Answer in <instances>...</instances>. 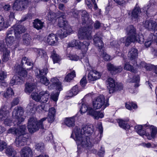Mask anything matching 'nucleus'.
<instances>
[{
    "instance_id": "19",
    "label": "nucleus",
    "mask_w": 157,
    "mask_h": 157,
    "mask_svg": "<svg viewBox=\"0 0 157 157\" xmlns=\"http://www.w3.org/2000/svg\"><path fill=\"white\" fill-rule=\"evenodd\" d=\"M143 26L149 30H153L156 29L157 23L155 21L150 20L146 21L143 23Z\"/></svg>"
},
{
    "instance_id": "36",
    "label": "nucleus",
    "mask_w": 157,
    "mask_h": 157,
    "mask_svg": "<svg viewBox=\"0 0 157 157\" xmlns=\"http://www.w3.org/2000/svg\"><path fill=\"white\" fill-rule=\"evenodd\" d=\"M25 65H27L28 66H30L31 68H32L33 66V64L31 62V60L28 58L24 57L21 60V65L22 67H25Z\"/></svg>"
},
{
    "instance_id": "15",
    "label": "nucleus",
    "mask_w": 157,
    "mask_h": 157,
    "mask_svg": "<svg viewBox=\"0 0 157 157\" xmlns=\"http://www.w3.org/2000/svg\"><path fill=\"white\" fill-rule=\"evenodd\" d=\"M48 88L49 90L55 89L56 90L60 91L63 90V86L61 82L57 78L53 77L51 79L50 85Z\"/></svg>"
},
{
    "instance_id": "35",
    "label": "nucleus",
    "mask_w": 157,
    "mask_h": 157,
    "mask_svg": "<svg viewBox=\"0 0 157 157\" xmlns=\"http://www.w3.org/2000/svg\"><path fill=\"white\" fill-rule=\"evenodd\" d=\"M36 87V86L32 83H27L25 85V92L28 94L31 93Z\"/></svg>"
},
{
    "instance_id": "26",
    "label": "nucleus",
    "mask_w": 157,
    "mask_h": 157,
    "mask_svg": "<svg viewBox=\"0 0 157 157\" xmlns=\"http://www.w3.org/2000/svg\"><path fill=\"white\" fill-rule=\"evenodd\" d=\"M23 82V79L17 75H14L11 79L10 85L11 86L20 85Z\"/></svg>"
},
{
    "instance_id": "9",
    "label": "nucleus",
    "mask_w": 157,
    "mask_h": 157,
    "mask_svg": "<svg viewBox=\"0 0 157 157\" xmlns=\"http://www.w3.org/2000/svg\"><path fill=\"white\" fill-rule=\"evenodd\" d=\"M10 115V112L7 109V107L6 105L2 106L0 109V121H3L4 124L8 126H12L13 124L14 126L17 125L16 123L15 124H14L15 121L13 123L8 118Z\"/></svg>"
},
{
    "instance_id": "49",
    "label": "nucleus",
    "mask_w": 157,
    "mask_h": 157,
    "mask_svg": "<svg viewBox=\"0 0 157 157\" xmlns=\"http://www.w3.org/2000/svg\"><path fill=\"white\" fill-rule=\"evenodd\" d=\"M36 110L40 113L44 111H47L48 108L47 107V105H42L38 106L36 108Z\"/></svg>"
},
{
    "instance_id": "64",
    "label": "nucleus",
    "mask_w": 157,
    "mask_h": 157,
    "mask_svg": "<svg viewBox=\"0 0 157 157\" xmlns=\"http://www.w3.org/2000/svg\"><path fill=\"white\" fill-rule=\"evenodd\" d=\"M105 153L104 148L102 147H101V148L98 152V155L100 156H104Z\"/></svg>"
},
{
    "instance_id": "46",
    "label": "nucleus",
    "mask_w": 157,
    "mask_h": 157,
    "mask_svg": "<svg viewBox=\"0 0 157 157\" xmlns=\"http://www.w3.org/2000/svg\"><path fill=\"white\" fill-rule=\"evenodd\" d=\"M140 81V78L139 75H137L134 76L133 78V79L128 81L129 82H135L136 83L135 85L136 87H138L139 86V83Z\"/></svg>"
},
{
    "instance_id": "48",
    "label": "nucleus",
    "mask_w": 157,
    "mask_h": 157,
    "mask_svg": "<svg viewBox=\"0 0 157 157\" xmlns=\"http://www.w3.org/2000/svg\"><path fill=\"white\" fill-rule=\"evenodd\" d=\"M79 44V41L77 40H74L70 42L68 44L67 47H75L76 48L78 49V46Z\"/></svg>"
},
{
    "instance_id": "45",
    "label": "nucleus",
    "mask_w": 157,
    "mask_h": 157,
    "mask_svg": "<svg viewBox=\"0 0 157 157\" xmlns=\"http://www.w3.org/2000/svg\"><path fill=\"white\" fill-rule=\"evenodd\" d=\"M14 94L13 90L11 88H8L6 93L3 94V96L6 98H9Z\"/></svg>"
},
{
    "instance_id": "14",
    "label": "nucleus",
    "mask_w": 157,
    "mask_h": 157,
    "mask_svg": "<svg viewBox=\"0 0 157 157\" xmlns=\"http://www.w3.org/2000/svg\"><path fill=\"white\" fill-rule=\"evenodd\" d=\"M30 2V0H16L13 8L16 10H23L27 8Z\"/></svg>"
},
{
    "instance_id": "12",
    "label": "nucleus",
    "mask_w": 157,
    "mask_h": 157,
    "mask_svg": "<svg viewBox=\"0 0 157 157\" xmlns=\"http://www.w3.org/2000/svg\"><path fill=\"white\" fill-rule=\"evenodd\" d=\"M35 72L36 77L38 78H40L41 83L46 86L49 84L50 82L49 80L44 76L48 72V69L47 67L41 70L37 69L35 70Z\"/></svg>"
},
{
    "instance_id": "54",
    "label": "nucleus",
    "mask_w": 157,
    "mask_h": 157,
    "mask_svg": "<svg viewBox=\"0 0 157 157\" xmlns=\"http://www.w3.org/2000/svg\"><path fill=\"white\" fill-rule=\"evenodd\" d=\"M100 52H101V56L105 60L108 61L110 59V56L104 51L103 49V50L100 51Z\"/></svg>"
},
{
    "instance_id": "7",
    "label": "nucleus",
    "mask_w": 157,
    "mask_h": 157,
    "mask_svg": "<svg viewBox=\"0 0 157 157\" xmlns=\"http://www.w3.org/2000/svg\"><path fill=\"white\" fill-rule=\"evenodd\" d=\"M20 128L18 132V136L15 140V144L17 147L23 146L27 144V139L29 138L28 134L26 132V126L24 125Z\"/></svg>"
},
{
    "instance_id": "18",
    "label": "nucleus",
    "mask_w": 157,
    "mask_h": 157,
    "mask_svg": "<svg viewBox=\"0 0 157 157\" xmlns=\"http://www.w3.org/2000/svg\"><path fill=\"white\" fill-rule=\"evenodd\" d=\"M101 73L95 70L90 71L88 75L87 79L90 82L95 81L99 79L101 77Z\"/></svg>"
},
{
    "instance_id": "39",
    "label": "nucleus",
    "mask_w": 157,
    "mask_h": 157,
    "mask_svg": "<svg viewBox=\"0 0 157 157\" xmlns=\"http://www.w3.org/2000/svg\"><path fill=\"white\" fill-rule=\"evenodd\" d=\"M118 122L119 126L125 130H128L130 128V125L128 124L125 121L122 120H119Z\"/></svg>"
},
{
    "instance_id": "59",
    "label": "nucleus",
    "mask_w": 157,
    "mask_h": 157,
    "mask_svg": "<svg viewBox=\"0 0 157 157\" xmlns=\"http://www.w3.org/2000/svg\"><path fill=\"white\" fill-rule=\"evenodd\" d=\"M13 33L15 35V32L14 29V27L13 26L9 29L7 31L6 36H12V35Z\"/></svg>"
},
{
    "instance_id": "47",
    "label": "nucleus",
    "mask_w": 157,
    "mask_h": 157,
    "mask_svg": "<svg viewBox=\"0 0 157 157\" xmlns=\"http://www.w3.org/2000/svg\"><path fill=\"white\" fill-rule=\"evenodd\" d=\"M125 107L126 109L130 110H132V108L135 109L137 107V105L132 102H127L125 104Z\"/></svg>"
},
{
    "instance_id": "5",
    "label": "nucleus",
    "mask_w": 157,
    "mask_h": 157,
    "mask_svg": "<svg viewBox=\"0 0 157 157\" xmlns=\"http://www.w3.org/2000/svg\"><path fill=\"white\" fill-rule=\"evenodd\" d=\"M135 128L136 132L140 136H146L149 140L154 138L157 132V128L153 125L147 124L142 125H137Z\"/></svg>"
},
{
    "instance_id": "4",
    "label": "nucleus",
    "mask_w": 157,
    "mask_h": 157,
    "mask_svg": "<svg viewBox=\"0 0 157 157\" xmlns=\"http://www.w3.org/2000/svg\"><path fill=\"white\" fill-rule=\"evenodd\" d=\"M56 113V110L55 108L52 107L49 109L47 118H42L38 121H37L36 117H32L30 118L28 120L27 125L29 132L31 133H33L39 129H43L44 122L47 118L49 123H52L54 122L55 119Z\"/></svg>"
},
{
    "instance_id": "61",
    "label": "nucleus",
    "mask_w": 157,
    "mask_h": 157,
    "mask_svg": "<svg viewBox=\"0 0 157 157\" xmlns=\"http://www.w3.org/2000/svg\"><path fill=\"white\" fill-rule=\"evenodd\" d=\"M35 106V104L33 101H30L27 107L31 111H32Z\"/></svg>"
},
{
    "instance_id": "53",
    "label": "nucleus",
    "mask_w": 157,
    "mask_h": 157,
    "mask_svg": "<svg viewBox=\"0 0 157 157\" xmlns=\"http://www.w3.org/2000/svg\"><path fill=\"white\" fill-rule=\"evenodd\" d=\"M104 116V115L103 113L96 111L93 117L95 119L98 120L99 118H102Z\"/></svg>"
},
{
    "instance_id": "63",
    "label": "nucleus",
    "mask_w": 157,
    "mask_h": 157,
    "mask_svg": "<svg viewBox=\"0 0 157 157\" xmlns=\"http://www.w3.org/2000/svg\"><path fill=\"white\" fill-rule=\"evenodd\" d=\"M6 144L2 141H0V151H2L6 147Z\"/></svg>"
},
{
    "instance_id": "3",
    "label": "nucleus",
    "mask_w": 157,
    "mask_h": 157,
    "mask_svg": "<svg viewBox=\"0 0 157 157\" xmlns=\"http://www.w3.org/2000/svg\"><path fill=\"white\" fill-rule=\"evenodd\" d=\"M58 13L59 14V17L55 13L50 11L48 14L47 19L49 21H52L55 18H58V25L60 27L63 28L58 31L57 34L60 38L63 39L71 33L72 32V30L68 25L64 15L65 13L60 12Z\"/></svg>"
},
{
    "instance_id": "30",
    "label": "nucleus",
    "mask_w": 157,
    "mask_h": 157,
    "mask_svg": "<svg viewBox=\"0 0 157 157\" xmlns=\"http://www.w3.org/2000/svg\"><path fill=\"white\" fill-rule=\"evenodd\" d=\"M34 51L36 52L37 57L47 59L48 56L45 51L42 49L34 48Z\"/></svg>"
},
{
    "instance_id": "37",
    "label": "nucleus",
    "mask_w": 157,
    "mask_h": 157,
    "mask_svg": "<svg viewBox=\"0 0 157 157\" xmlns=\"http://www.w3.org/2000/svg\"><path fill=\"white\" fill-rule=\"evenodd\" d=\"M34 27L39 30L41 29L43 26V22L38 19H36L33 23Z\"/></svg>"
},
{
    "instance_id": "20",
    "label": "nucleus",
    "mask_w": 157,
    "mask_h": 157,
    "mask_svg": "<svg viewBox=\"0 0 157 157\" xmlns=\"http://www.w3.org/2000/svg\"><path fill=\"white\" fill-rule=\"evenodd\" d=\"M15 32V35L16 37L18 38L21 36V34L25 31V28L23 26L16 24L13 26Z\"/></svg>"
},
{
    "instance_id": "32",
    "label": "nucleus",
    "mask_w": 157,
    "mask_h": 157,
    "mask_svg": "<svg viewBox=\"0 0 157 157\" xmlns=\"http://www.w3.org/2000/svg\"><path fill=\"white\" fill-rule=\"evenodd\" d=\"M75 119L74 117L66 118L64 120V123L67 126L71 127L75 125Z\"/></svg>"
},
{
    "instance_id": "13",
    "label": "nucleus",
    "mask_w": 157,
    "mask_h": 157,
    "mask_svg": "<svg viewBox=\"0 0 157 157\" xmlns=\"http://www.w3.org/2000/svg\"><path fill=\"white\" fill-rule=\"evenodd\" d=\"M109 105L108 103L105 102V98L102 95L99 96L93 101V106L95 109H100L102 106L104 109Z\"/></svg>"
},
{
    "instance_id": "57",
    "label": "nucleus",
    "mask_w": 157,
    "mask_h": 157,
    "mask_svg": "<svg viewBox=\"0 0 157 157\" xmlns=\"http://www.w3.org/2000/svg\"><path fill=\"white\" fill-rule=\"evenodd\" d=\"M150 37L148 39V40L146 41L145 43V45L147 47H149L150 46L151 43V41L153 40V37L152 34L150 35Z\"/></svg>"
},
{
    "instance_id": "43",
    "label": "nucleus",
    "mask_w": 157,
    "mask_h": 157,
    "mask_svg": "<svg viewBox=\"0 0 157 157\" xmlns=\"http://www.w3.org/2000/svg\"><path fill=\"white\" fill-rule=\"evenodd\" d=\"M6 153L9 156H12L13 157L15 156L16 153L14 149L11 147H8L6 149Z\"/></svg>"
},
{
    "instance_id": "10",
    "label": "nucleus",
    "mask_w": 157,
    "mask_h": 157,
    "mask_svg": "<svg viewBox=\"0 0 157 157\" xmlns=\"http://www.w3.org/2000/svg\"><path fill=\"white\" fill-rule=\"evenodd\" d=\"M23 113L24 111L22 107L17 106L14 108L12 112L13 118L16 119L14 124L16 123L18 126L24 121L25 117L23 115Z\"/></svg>"
},
{
    "instance_id": "27",
    "label": "nucleus",
    "mask_w": 157,
    "mask_h": 157,
    "mask_svg": "<svg viewBox=\"0 0 157 157\" xmlns=\"http://www.w3.org/2000/svg\"><path fill=\"white\" fill-rule=\"evenodd\" d=\"M154 30V33L153 36V40L155 41L156 44L154 47L151 48V52L152 54L155 57H157V27Z\"/></svg>"
},
{
    "instance_id": "42",
    "label": "nucleus",
    "mask_w": 157,
    "mask_h": 157,
    "mask_svg": "<svg viewBox=\"0 0 157 157\" xmlns=\"http://www.w3.org/2000/svg\"><path fill=\"white\" fill-rule=\"evenodd\" d=\"M124 68L125 70L130 71L133 73H135L137 72V70L134 69L133 66L128 62H126L124 63Z\"/></svg>"
},
{
    "instance_id": "56",
    "label": "nucleus",
    "mask_w": 157,
    "mask_h": 157,
    "mask_svg": "<svg viewBox=\"0 0 157 157\" xmlns=\"http://www.w3.org/2000/svg\"><path fill=\"white\" fill-rule=\"evenodd\" d=\"M57 92L55 94H51V98L54 101H56L58 99V97L60 91L56 90Z\"/></svg>"
},
{
    "instance_id": "52",
    "label": "nucleus",
    "mask_w": 157,
    "mask_h": 157,
    "mask_svg": "<svg viewBox=\"0 0 157 157\" xmlns=\"http://www.w3.org/2000/svg\"><path fill=\"white\" fill-rule=\"evenodd\" d=\"M97 128L98 130L100 133V139L99 140H100L102 136V134L103 131L101 122H99L98 123L97 125Z\"/></svg>"
},
{
    "instance_id": "58",
    "label": "nucleus",
    "mask_w": 157,
    "mask_h": 157,
    "mask_svg": "<svg viewBox=\"0 0 157 157\" xmlns=\"http://www.w3.org/2000/svg\"><path fill=\"white\" fill-rule=\"evenodd\" d=\"M88 108L87 111V114L90 115L93 117L96 111L94 110L91 107L89 106H88Z\"/></svg>"
},
{
    "instance_id": "51",
    "label": "nucleus",
    "mask_w": 157,
    "mask_h": 157,
    "mask_svg": "<svg viewBox=\"0 0 157 157\" xmlns=\"http://www.w3.org/2000/svg\"><path fill=\"white\" fill-rule=\"evenodd\" d=\"M35 147L37 150L41 152L44 148V144L42 143H36L35 145Z\"/></svg>"
},
{
    "instance_id": "50",
    "label": "nucleus",
    "mask_w": 157,
    "mask_h": 157,
    "mask_svg": "<svg viewBox=\"0 0 157 157\" xmlns=\"http://www.w3.org/2000/svg\"><path fill=\"white\" fill-rule=\"evenodd\" d=\"M7 74L6 72L1 71H0V83H3L5 79L6 78Z\"/></svg>"
},
{
    "instance_id": "60",
    "label": "nucleus",
    "mask_w": 157,
    "mask_h": 157,
    "mask_svg": "<svg viewBox=\"0 0 157 157\" xmlns=\"http://www.w3.org/2000/svg\"><path fill=\"white\" fill-rule=\"evenodd\" d=\"M68 58L69 59L72 60L77 61L79 59L78 57L75 55L69 54Z\"/></svg>"
},
{
    "instance_id": "41",
    "label": "nucleus",
    "mask_w": 157,
    "mask_h": 157,
    "mask_svg": "<svg viewBox=\"0 0 157 157\" xmlns=\"http://www.w3.org/2000/svg\"><path fill=\"white\" fill-rule=\"evenodd\" d=\"M81 0H76V1L79 2H80ZM85 3L87 5L89 9H91L92 7V5L91 3V2L94 4V8L95 9H97L98 8V6L97 4L95 3V0H85Z\"/></svg>"
},
{
    "instance_id": "1",
    "label": "nucleus",
    "mask_w": 157,
    "mask_h": 157,
    "mask_svg": "<svg viewBox=\"0 0 157 157\" xmlns=\"http://www.w3.org/2000/svg\"><path fill=\"white\" fill-rule=\"evenodd\" d=\"M82 24H86L87 27H82L78 31V37L79 40L87 39V40H84L82 42L79 41L78 46V49L81 50L83 54H85L88 49V46L90 45L89 40L91 39V32L93 29L92 25L93 21L90 18L88 13L85 10L82 12Z\"/></svg>"
},
{
    "instance_id": "62",
    "label": "nucleus",
    "mask_w": 157,
    "mask_h": 157,
    "mask_svg": "<svg viewBox=\"0 0 157 157\" xmlns=\"http://www.w3.org/2000/svg\"><path fill=\"white\" fill-rule=\"evenodd\" d=\"M127 38V37H123L120 38L119 40L117 41V44L118 46L120 45L122 43H125V45L126 46H128V45H126V39Z\"/></svg>"
},
{
    "instance_id": "11",
    "label": "nucleus",
    "mask_w": 157,
    "mask_h": 157,
    "mask_svg": "<svg viewBox=\"0 0 157 157\" xmlns=\"http://www.w3.org/2000/svg\"><path fill=\"white\" fill-rule=\"evenodd\" d=\"M108 88L110 94L122 90L123 86L122 83L116 82L112 78H109L107 80Z\"/></svg>"
},
{
    "instance_id": "17",
    "label": "nucleus",
    "mask_w": 157,
    "mask_h": 157,
    "mask_svg": "<svg viewBox=\"0 0 157 157\" xmlns=\"http://www.w3.org/2000/svg\"><path fill=\"white\" fill-rule=\"evenodd\" d=\"M32 68H24L21 65H16L14 67V71L16 73L24 77H26L27 76V71L31 70Z\"/></svg>"
},
{
    "instance_id": "28",
    "label": "nucleus",
    "mask_w": 157,
    "mask_h": 157,
    "mask_svg": "<svg viewBox=\"0 0 157 157\" xmlns=\"http://www.w3.org/2000/svg\"><path fill=\"white\" fill-rule=\"evenodd\" d=\"M47 41L50 45H56L58 41V38L55 34L52 33L48 36Z\"/></svg>"
},
{
    "instance_id": "22",
    "label": "nucleus",
    "mask_w": 157,
    "mask_h": 157,
    "mask_svg": "<svg viewBox=\"0 0 157 157\" xmlns=\"http://www.w3.org/2000/svg\"><path fill=\"white\" fill-rule=\"evenodd\" d=\"M95 45L98 47L100 51L103 49V43L101 40V37L98 34H96L93 39Z\"/></svg>"
},
{
    "instance_id": "29",
    "label": "nucleus",
    "mask_w": 157,
    "mask_h": 157,
    "mask_svg": "<svg viewBox=\"0 0 157 157\" xmlns=\"http://www.w3.org/2000/svg\"><path fill=\"white\" fill-rule=\"evenodd\" d=\"M10 26L8 20L0 15V30L6 29Z\"/></svg>"
},
{
    "instance_id": "40",
    "label": "nucleus",
    "mask_w": 157,
    "mask_h": 157,
    "mask_svg": "<svg viewBox=\"0 0 157 157\" xmlns=\"http://www.w3.org/2000/svg\"><path fill=\"white\" fill-rule=\"evenodd\" d=\"M24 125L19 126L18 128V127L17 128H11L8 130L7 133L16 135L18 136V132L20 131V128H22L21 126Z\"/></svg>"
},
{
    "instance_id": "33",
    "label": "nucleus",
    "mask_w": 157,
    "mask_h": 157,
    "mask_svg": "<svg viewBox=\"0 0 157 157\" xmlns=\"http://www.w3.org/2000/svg\"><path fill=\"white\" fill-rule=\"evenodd\" d=\"M23 43L26 46L31 44L32 43L31 36L28 34H24L23 37Z\"/></svg>"
},
{
    "instance_id": "16",
    "label": "nucleus",
    "mask_w": 157,
    "mask_h": 157,
    "mask_svg": "<svg viewBox=\"0 0 157 157\" xmlns=\"http://www.w3.org/2000/svg\"><path fill=\"white\" fill-rule=\"evenodd\" d=\"M0 51L3 52L2 60L4 62H6L10 58V50L5 45L4 42H0Z\"/></svg>"
},
{
    "instance_id": "6",
    "label": "nucleus",
    "mask_w": 157,
    "mask_h": 157,
    "mask_svg": "<svg viewBox=\"0 0 157 157\" xmlns=\"http://www.w3.org/2000/svg\"><path fill=\"white\" fill-rule=\"evenodd\" d=\"M128 36L126 39V44L129 45L131 42L137 41L140 44L143 43L144 41V36L142 34H138L137 36L136 29L133 25L128 26L126 29Z\"/></svg>"
},
{
    "instance_id": "31",
    "label": "nucleus",
    "mask_w": 157,
    "mask_h": 157,
    "mask_svg": "<svg viewBox=\"0 0 157 157\" xmlns=\"http://www.w3.org/2000/svg\"><path fill=\"white\" fill-rule=\"evenodd\" d=\"M138 52L137 50L135 48H131L129 51L128 57L131 60L135 59L138 57Z\"/></svg>"
},
{
    "instance_id": "38",
    "label": "nucleus",
    "mask_w": 157,
    "mask_h": 157,
    "mask_svg": "<svg viewBox=\"0 0 157 157\" xmlns=\"http://www.w3.org/2000/svg\"><path fill=\"white\" fill-rule=\"evenodd\" d=\"M51 57L53 60L54 63H58L61 59L59 56L56 53L54 50H53L51 53Z\"/></svg>"
},
{
    "instance_id": "2",
    "label": "nucleus",
    "mask_w": 157,
    "mask_h": 157,
    "mask_svg": "<svg viewBox=\"0 0 157 157\" xmlns=\"http://www.w3.org/2000/svg\"><path fill=\"white\" fill-rule=\"evenodd\" d=\"M94 130L92 125H83L81 130L75 127L71 137L75 141L78 147L81 146L86 149H89L93 146V144L91 142L89 136Z\"/></svg>"
},
{
    "instance_id": "23",
    "label": "nucleus",
    "mask_w": 157,
    "mask_h": 157,
    "mask_svg": "<svg viewBox=\"0 0 157 157\" xmlns=\"http://www.w3.org/2000/svg\"><path fill=\"white\" fill-rule=\"evenodd\" d=\"M107 66L108 70L113 74L120 73L122 70V68L121 66L116 67L110 63H108Z\"/></svg>"
},
{
    "instance_id": "34",
    "label": "nucleus",
    "mask_w": 157,
    "mask_h": 157,
    "mask_svg": "<svg viewBox=\"0 0 157 157\" xmlns=\"http://www.w3.org/2000/svg\"><path fill=\"white\" fill-rule=\"evenodd\" d=\"M80 90H79L78 86L75 85L73 86L71 90L68 92V97H72L76 95L79 92Z\"/></svg>"
},
{
    "instance_id": "44",
    "label": "nucleus",
    "mask_w": 157,
    "mask_h": 157,
    "mask_svg": "<svg viewBox=\"0 0 157 157\" xmlns=\"http://www.w3.org/2000/svg\"><path fill=\"white\" fill-rule=\"evenodd\" d=\"M75 74L74 71L68 74L65 78V80L67 82H70L75 77Z\"/></svg>"
},
{
    "instance_id": "21",
    "label": "nucleus",
    "mask_w": 157,
    "mask_h": 157,
    "mask_svg": "<svg viewBox=\"0 0 157 157\" xmlns=\"http://www.w3.org/2000/svg\"><path fill=\"white\" fill-rule=\"evenodd\" d=\"M20 154L21 157H32L33 152L30 147L26 146L21 149Z\"/></svg>"
},
{
    "instance_id": "25",
    "label": "nucleus",
    "mask_w": 157,
    "mask_h": 157,
    "mask_svg": "<svg viewBox=\"0 0 157 157\" xmlns=\"http://www.w3.org/2000/svg\"><path fill=\"white\" fill-rule=\"evenodd\" d=\"M141 11L140 8L137 7L136 5L132 11H129L128 14L130 16L132 19H136L138 17Z\"/></svg>"
},
{
    "instance_id": "55",
    "label": "nucleus",
    "mask_w": 157,
    "mask_h": 157,
    "mask_svg": "<svg viewBox=\"0 0 157 157\" xmlns=\"http://www.w3.org/2000/svg\"><path fill=\"white\" fill-rule=\"evenodd\" d=\"M89 106V105H87L85 104L82 103L81 107L80 108L81 113L82 114L87 112Z\"/></svg>"
},
{
    "instance_id": "8",
    "label": "nucleus",
    "mask_w": 157,
    "mask_h": 157,
    "mask_svg": "<svg viewBox=\"0 0 157 157\" xmlns=\"http://www.w3.org/2000/svg\"><path fill=\"white\" fill-rule=\"evenodd\" d=\"M31 96L32 98L36 101H39L41 103H45L48 101L50 98V93L47 90H42L39 94L33 92Z\"/></svg>"
},
{
    "instance_id": "24",
    "label": "nucleus",
    "mask_w": 157,
    "mask_h": 157,
    "mask_svg": "<svg viewBox=\"0 0 157 157\" xmlns=\"http://www.w3.org/2000/svg\"><path fill=\"white\" fill-rule=\"evenodd\" d=\"M5 39L7 46L9 48L12 49H14L16 48L15 44V39L13 36H6Z\"/></svg>"
}]
</instances>
